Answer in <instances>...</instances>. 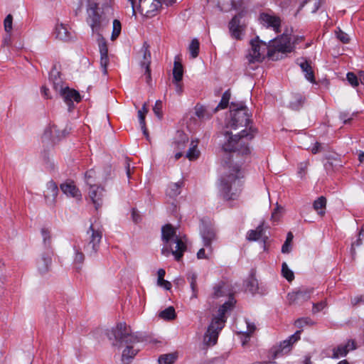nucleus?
Segmentation results:
<instances>
[{"instance_id":"nucleus-1","label":"nucleus","mask_w":364,"mask_h":364,"mask_svg":"<svg viewBox=\"0 0 364 364\" xmlns=\"http://www.w3.org/2000/svg\"><path fill=\"white\" fill-rule=\"evenodd\" d=\"M231 118L228 122L226 127L233 129L245 127L240 134L232 135L228 132H225L226 141L223 144V149L226 152H238L242 155H247L250 153L249 141L253 139L255 129L251 127L247 128L250 122V115L246 106L240 102L239 104L231 103Z\"/></svg>"},{"instance_id":"nucleus-2","label":"nucleus","mask_w":364,"mask_h":364,"mask_svg":"<svg viewBox=\"0 0 364 364\" xmlns=\"http://www.w3.org/2000/svg\"><path fill=\"white\" fill-rule=\"evenodd\" d=\"M293 48L291 38L287 33L269 41V45L256 38L251 41V48L247 58L250 63L262 61L266 55L272 60H277L279 53H290Z\"/></svg>"},{"instance_id":"nucleus-3","label":"nucleus","mask_w":364,"mask_h":364,"mask_svg":"<svg viewBox=\"0 0 364 364\" xmlns=\"http://www.w3.org/2000/svg\"><path fill=\"white\" fill-rule=\"evenodd\" d=\"M223 296H228L229 299L219 308L218 315L213 318L204 336V341L208 346H214L217 343L218 334L226 322L225 315L228 311L231 309L235 302L226 284L220 282L214 286L212 297L218 299Z\"/></svg>"},{"instance_id":"nucleus-4","label":"nucleus","mask_w":364,"mask_h":364,"mask_svg":"<svg viewBox=\"0 0 364 364\" xmlns=\"http://www.w3.org/2000/svg\"><path fill=\"white\" fill-rule=\"evenodd\" d=\"M107 337L113 341V345L119 348L124 347L122 351V360L129 364L139 350L138 343L139 338L134 335L125 323H119L115 328L107 332Z\"/></svg>"},{"instance_id":"nucleus-5","label":"nucleus","mask_w":364,"mask_h":364,"mask_svg":"<svg viewBox=\"0 0 364 364\" xmlns=\"http://www.w3.org/2000/svg\"><path fill=\"white\" fill-rule=\"evenodd\" d=\"M161 239L164 242L161 253L165 256H168L171 252L175 259L179 261L187 247L183 239L179 238L176 235V230L170 224L163 226L161 229Z\"/></svg>"},{"instance_id":"nucleus-6","label":"nucleus","mask_w":364,"mask_h":364,"mask_svg":"<svg viewBox=\"0 0 364 364\" xmlns=\"http://www.w3.org/2000/svg\"><path fill=\"white\" fill-rule=\"evenodd\" d=\"M242 172L238 166H234L228 174L223 176L220 182V191L225 200H235L241 187Z\"/></svg>"},{"instance_id":"nucleus-7","label":"nucleus","mask_w":364,"mask_h":364,"mask_svg":"<svg viewBox=\"0 0 364 364\" xmlns=\"http://www.w3.org/2000/svg\"><path fill=\"white\" fill-rule=\"evenodd\" d=\"M102 237L101 228L96 224H91L87 230L86 243L83 250L87 255L94 257L100 248V244Z\"/></svg>"},{"instance_id":"nucleus-8","label":"nucleus","mask_w":364,"mask_h":364,"mask_svg":"<svg viewBox=\"0 0 364 364\" xmlns=\"http://www.w3.org/2000/svg\"><path fill=\"white\" fill-rule=\"evenodd\" d=\"M87 13L89 23L94 33L100 34L101 30L108 25L109 19L99 14L97 5L95 3H90L88 6Z\"/></svg>"},{"instance_id":"nucleus-9","label":"nucleus","mask_w":364,"mask_h":364,"mask_svg":"<svg viewBox=\"0 0 364 364\" xmlns=\"http://www.w3.org/2000/svg\"><path fill=\"white\" fill-rule=\"evenodd\" d=\"M94 173L95 171L93 170L87 171L85 173V178L87 183L90 186L89 190V197L94 204L95 209L98 210L103 203L105 191L102 187L91 184L92 181H90V178L92 177V174Z\"/></svg>"},{"instance_id":"nucleus-10","label":"nucleus","mask_w":364,"mask_h":364,"mask_svg":"<svg viewBox=\"0 0 364 364\" xmlns=\"http://www.w3.org/2000/svg\"><path fill=\"white\" fill-rule=\"evenodd\" d=\"M53 88L60 95L70 107L73 102H79L81 100L79 92L64 86L60 79H56L55 81H53Z\"/></svg>"},{"instance_id":"nucleus-11","label":"nucleus","mask_w":364,"mask_h":364,"mask_svg":"<svg viewBox=\"0 0 364 364\" xmlns=\"http://www.w3.org/2000/svg\"><path fill=\"white\" fill-rule=\"evenodd\" d=\"M161 6V2L159 0H139V12L149 18L156 16Z\"/></svg>"},{"instance_id":"nucleus-12","label":"nucleus","mask_w":364,"mask_h":364,"mask_svg":"<svg viewBox=\"0 0 364 364\" xmlns=\"http://www.w3.org/2000/svg\"><path fill=\"white\" fill-rule=\"evenodd\" d=\"M52 252L48 250L42 253L36 261L37 272L41 276H46L52 267Z\"/></svg>"},{"instance_id":"nucleus-13","label":"nucleus","mask_w":364,"mask_h":364,"mask_svg":"<svg viewBox=\"0 0 364 364\" xmlns=\"http://www.w3.org/2000/svg\"><path fill=\"white\" fill-rule=\"evenodd\" d=\"M200 233L203 246L209 251V254H212L213 250L212 242L217 239L215 230L213 227L203 225L200 228Z\"/></svg>"},{"instance_id":"nucleus-14","label":"nucleus","mask_w":364,"mask_h":364,"mask_svg":"<svg viewBox=\"0 0 364 364\" xmlns=\"http://www.w3.org/2000/svg\"><path fill=\"white\" fill-rule=\"evenodd\" d=\"M313 291V288H301L296 291L290 292L287 294L288 302L289 304L303 303L310 299Z\"/></svg>"},{"instance_id":"nucleus-15","label":"nucleus","mask_w":364,"mask_h":364,"mask_svg":"<svg viewBox=\"0 0 364 364\" xmlns=\"http://www.w3.org/2000/svg\"><path fill=\"white\" fill-rule=\"evenodd\" d=\"M139 54L140 59V65L141 68H144L145 69L144 74L146 75V77L147 81H149L151 79V53L149 50V45L146 42H144L143 43V46Z\"/></svg>"},{"instance_id":"nucleus-16","label":"nucleus","mask_w":364,"mask_h":364,"mask_svg":"<svg viewBox=\"0 0 364 364\" xmlns=\"http://www.w3.org/2000/svg\"><path fill=\"white\" fill-rule=\"evenodd\" d=\"M259 20L262 25L267 28H270L276 33L279 31L281 26V19L279 16L269 13H262L259 15Z\"/></svg>"},{"instance_id":"nucleus-17","label":"nucleus","mask_w":364,"mask_h":364,"mask_svg":"<svg viewBox=\"0 0 364 364\" xmlns=\"http://www.w3.org/2000/svg\"><path fill=\"white\" fill-rule=\"evenodd\" d=\"M98 36L97 41L100 53V66L102 69V73L105 75L107 73V67L109 63L108 48L105 39L100 34Z\"/></svg>"},{"instance_id":"nucleus-18","label":"nucleus","mask_w":364,"mask_h":364,"mask_svg":"<svg viewBox=\"0 0 364 364\" xmlns=\"http://www.w3.org/2000/svg\"><path fill=\"white\" fill-rule=\"evenodd\" d=\"M58 193V188L56 183L53 181L48 182L46 190L44 192V198L47 205H53L55 204Z\"/></svg>"},{"instance_id":"nucleus-19","label":"nucleus","mask_w":364,"mask_h":364,"mask_svg":"<svg viewBox=\"0 0 364 364\" xmlns=\"http://www.w3.org/2000/svg\"><path fill=\"white\" fill-rule=\"evenodd\" d=\"M301 331H297L294 334L291 336L288 339L282 341L279 348L274 353V358L279 354L287 353L290 350L291 346L300 339Z\"/></svg>"},{"instance_id":"nucleus-20","label":"nucleus","mask_w":364,"mask_h":364,"mask_svg":"<svg viewBox=\"0 0 364 364\" xmlns=\"http://www.w3.org/2000/svg\"><path fill=\"white\" fill-rule=\"evenodd\" d=\"M354 341L349 340L346 344H341L333 350L332 358L338 359L346 356L350 350L355 349Z\"/></svg>"},{"instance_id":"nucleus-21","label":"nucleus","mask_w":364,"mask_h":364,"mask_svg":"<svg viewBox=\"0 0 364 364\" xmlns=\"http://www.w3.org/2000/svg\"><path fill=\"white\" fill-rule=\"evenodd\" d=\"M60 189L68 197H72L77 200L81 199V193L73 181H67L62 183Z\"/></svg>"},{"instance_id":"nucleus-22","label":"nucleus","mask_w":364,"mask_h":364,"mask_svg":"<svg viewBox=\"0 0 364 364\" xmlns=\"http://www.w3.org/2000/svg\"><path fill=\"white\" fill-rule=\"evenodd\" d=\"M188 141V136L184 132L178 131L173 142V149L177 151H183L186 147Z\"/></svg>"},{"instance_id":"nucleus-23","label":"nucleus","mask_w":364,"mask_h":364,"mask_svg":"<svg viewBox=\"0 0 364 364\" xmlns=\"http://www.w3.org/2000/svg\"><path fill=\"white\" fill-rule=\"evenodd\" d=\"M229 30L231 36L235 39L242 38V28L240 26V18L235 16L229 23Z\"/></svg>"},{"instance_id":"nucleus-24","label":"nucleus","mask_w":364,"mask_h":364,"mask_svg":"<svg viewBox=\"0 0 364 364\" xmlns=\"http://www.w3.org/2000/svg\"><path fill=\"white\" fill-rule=\"evenodd\" d=\"M297 64L299 65L302 71L305 73V77L311 82H315L313 69L308 61L304 59H298Z\"/></svg>"},{"instance_id":"nucleus-25","label":"nucleus","mask_w":364,"mask_h":364,"mask_svg":"<svg viewBox=\"0 0 364 364\" xmlns=\"http://www.w3.org/2000/svg\"><path fill=\"white\" fill-rule=\"evenodd\" d=\"M305 97L300 93H294L291 95L289 101V107L294 110L299 109L304 105Z\"/></svg>"},{"instance_id":"nucleus-26","label":"nucleus","mask_w":364,"mask_h":364,"mask_svg":"<svg viewBox=\"0 0 364 364\" xmlns=\"http://www.w3.org/2000/svg\"><path fill=\"white\" fill-rule=\"evenodd\" d=\"M183 75V69L182 64L175 60L173 70V82L178 83L181 81Z\"/></svg>"},{"instance_id":"nucleus-27","label":"nucleus","mask_w":364,"mask_h":364,"mask_svg":"<svg viewBox=\"0 0 364 364\" xmlns=\"http://www.w3.org/2000/svg\"><path fill=\"white\" fill-rule=\"evenodd\" d=\"M56 38L63 40V41H67L70 38V33L67 28V27L60 23L58 24L55 26V31Z\"/></svg>"},{"instance_id":"nucleus-28","label":"nucleus","mask_w":364,"mask_h":364,"mask_svg":"<svg viewBox=\"0 0 364 364\" xmlns=\"http://www.w3.org/2000/svg\"><path fill=\"white\" fill-rule=\"evenodd\" d=\"M326 205V199L323 196H321L318 198L313 204L314 209L318 213V214L321 216H323L325 214V208Z\"/></svg>"},{"instance_id":"nucleus-29","label":"nucleus","mask_w":364,"mask_h":364,"mask_svg":"<svg viewBox=\"0 0 364 364\" xmlns=\"http://www.w3.org/2000/svg\"><path fill=\"white\" fill-rule=\"evenodd\" d=\"M148 112V108L146 103H144L141 109L138 111V117L139 120V124L141 129L143 130V133L144 135L147 136V130L146 128L145 124V116Z\"/></svg>"},{"instance_id":"nucleus-30","label":"nucleus","mask_w":364,"mask_h":364,"mask_svg":"<svg viewBox=\"0 0 364 364\" xmlns=\"http://www.w3.org/2000/svg\"><path fill=\"white\" fill-rule=\"evenodd\" d=\"M198 141H192L189 149L186 153V157L192 161L198 158L200 151L197 149Z\"/></svg>"},{"instance_id":"nucleus-31","label":"nucleus","mask_w":364,"mask_h":364,"mask_svg":"<svg viewBox=\"0 0 364 364\" xmlns=\"http://www.w3.org/2000/svg\"><path fill=\"white\" fill-rule=\"evenodd\" d=\"M182 183H172L169 184L166 189V194L171 197L174 198L181 193V188Z\"/></svg>"},{"instance_id":"nucleus-32","label":"nucleus","mask_w":364,"mask_h":364,"mask_svg":"<svg viewBox=\"0 0 364 364\" xmlns=\"http://www.w3.org/2000/svg\"><path fill=\"white\" fill-rule=\"evenodd\" d=\"M176 316V311L173 306H169L159 313V317L164 320H173Z\"/></svg>"},{"instance_id":"nucleus-33","label":"nucleus","mask_w":364,"mask_h":364,"mask_svg":"<svg viewBox=\"0 0 364 364\" xmlns=\"http://www.w3.org/2000/svg\"><path fill=\"white\" fill-rule=\"evenodd\" d=\"M262 227L259 225L256 230H251L247 232V239L249 241H256L262 237Z\"/></svg>"},{"instance_id":"nucleus-34","label":"nucleus","mask_w":364,"mask_h":364,"mask_svg":"<svg viewBox=\"0 0 364 364\" xmlns=\"http://www.w3.org/2000/svg\"><path fill=\"white\" fill-rule=\"evenodd\" d=\"M230 99V90H226L221 98L220 102L218 105V106L215 108V112H217L219 109H225L229 103V100Z\"/></svg>"},{"instance_id":"nucleus-35","label":"nucleus","mask_w":364,"mask_h":364,"mask_svg":"<svg viewBox=\"0 0 364 364\" xmlns=\"http://www.w3.org/2000/svg\"><path fill=\"white\" fill-rule=\"evenodd\" d=\"M188 279L190 282L191 288L192 290L191 298H197L198 297V289H197V275L195 273H191L188 275Z\"/></svg>"},{"instance_id":"nucleus-36","label":"nucleus","mask_w":364,"mask_h":364,"mask_svg":"<svg viewBox=\"0 0 364 364\" xmlns=\"http://www.w3.org/2000/svg\"><path fill=\"white\" fill-rule=\"evenodd\" d=\"M177 358L176 353L164 354L159 358V364H173Z\"/></svg>"},{"instance_id":"nucleus-37","label":"nucleus","mask_w":364,"mask_h":364,"mask_svg":"<svg viewBox=\"0 0 364 364\" xmlns=\"http://www.w3.org/2000/svg\"><path fill=\"white\" fill-rule=\"evenodd\" d=\"M282 274L289 282H291L294 279V272L289 268L286 262H283L282 264Z\"/></svg>"},{"instance_id":"nucleus-38","label":"nucleus","mask_w":364,"mask_h":364,"mask_svg":"<svg viewBox=\"0 0 364 364\" xmlns=\"http://www.w3.org/2000/svg\"><path fill=\"white\" fill-rule=\"evenodd\" d=\"M247 289L252 294H255L258 290V281L254 277H251L247 282Z\"/></svg>"},{"instance_id":"nucleus-39","label":"nucleus","mask_w":364,"mask_h":364,"mask_svg":"<svg viewBox=\"0 0 364 364\" xmlns=\"http://www.w3.org/2000/svg\"><path fill=\"white\" fill-rule=\"evenodd\" d=\"M189 52L193 58H196L199 53V42L197 39H193L189 46Z\"/></svg>"},{"instance_id":"nucleus-40","label":"nucleus","mask_w":364,"mask_h":364,"mask_svg":"<svg viewBox=\"0 0 364 364\" xmlns=\"http://www.w3.org/2000/svg\"><path fill=\"white\" fill-rule=\"evenodd\" d=\"M294 325L297 328H301L305 326H313L314 325V322L309 317H304L296 320L294 322Z\"/></svg>"},{"instance_id":"nucleus-41","label":"nucleus","mask_w":364,"mask_h":364,"mask_svg":"<svg viewBox=\"0 0 364 364\" xmlns=\"http://www.w3.org/2000/svg\"><path fill=\"white\" fill-rule=\"evenodd\" d=\"M321 4L322 0H305L301 5V7H303L305 4L312 5V6L310 8L311 11L312 13H315L319 9Z\"/></svg>"},{"instance_id":"nucleus-42","label":"nucleus","mask_w":364,"mask_h":364,"mask_svg":"<svg viewBox=\"0 0 364 364\" xmlns=\"http://www.w3.org/2000/svg\"><path fill=\"white\" fill-rule=\"evenodd\" d=\"M121 29H122V26H121L120 21L117 19L114 20L113 30H112V36H111L112 40H114L119 36V35L120 34V32H121Z\"/></svg>"},{"instance_id":"nucleus-43","label":"nucleus","mask_w":364,"mask_h":364,"mask_svg":"<svg viewBox=\"0 0 364 364\" xmlns=\"http://www.w3.org/2000/svg\"><path fill=\"white\" fill-rule=\"evenodd\" d=\"M13 16L11 14H8L4 21V30L7 33H10L12 31Z\"/></svg>"},{"instance_id":"nucleus-44","label":"nucleus","mask_w":364,"mask_h":364,"mask_svg":"<svg viewBox=\"0 0 364 364\" xmlns=\"http://www.w3.org/2000/svg\"><path fill=\"white\" fill-rule=\"evenodd\" d=\"M75 250V257H74V262L75 264H82L84 261L85 257L83 253L80 251V247H74Z\"/></svg>"},{"instance_id":"nucleus-45","label":"nucleus","mask_w":364,"mask_h":364,"mask_svg":"<svg viewBox=\"0 0 364 364\" xmlns=\"http://www.w3.org/2000/svg\"><path fill=\"white\" fill-rule=\"evenodd\" d=\"M153 111L157 117L161 119L162 117V102L157 100L153 107Z\"/></svg>"},{"instance_id":"nucleus-46","label":"nucleus","mask_w":364,"mask_h":364,"mask_svg":"<svg viewBox=\"0 0 364 364\" xmlns=\"http://www.w3.org/2000/svg\"><path fill=\"white\" fill-rule=\"evenodd\" d=\"M41 235L43 237V242L46 245H50V231L46 228L41 230Z\"/></svg>"},{"instance_id":"nucleus-47","label":"nucleus","mask_w":364,"mask_h":364,"mask_svg":"<svg viewBox=\"0 0 364 364\" xmlns=\"http://www.w3.org/2000/svg\"><path fill=\"white\" fill-rule=\"evenodd\" d=\"M347 80L353 87H356L359 84L358 77L353 73H348L347 74Z\"/></svg>"},{"instance_id":"nucleus-48","label":"nucleus","mask_w":364,"mask_h":364,"mask_svg":"<svg viewBox=\"0 0 364 364\" xmlns=\"http://www.w3.org/2000/svg\"><path fill=\"white\" fill-rule=\"evenodd\" d=\"M307 166V162H302L299 164L297 173L301 178H303L304 177L305 173L306 172Z\"/></svg>"},{"instance_id":"nucleus-49","label":"nucleus","mask_w":364,"mask_h":364,"mask_svg":"<svg viewBox=\"0 0 364 364\" xmlns=\"http://www.w3.org/2000/svg\"><path fill=\"white\" fill-rule=\"evenodd\" d=\"M326 306V301H321V302L316 303V304L314 303L312 312L314 314L318 313V312L321 311V310H323Z\"/></svg>"},{"instance_id":"nucleus-50","label":"nucleus","mask_w":364,"mask_h":364,"mask_svg":"<svg viewBox=\"0 0 364 364\" xmlns=\"http://www.w3.org/2000/svg\"><path fill=\"white\" fill-rule=\"evenodd\" d=\"M337 38L343 43H347L349 41V37L348 35L341 30H339L337 33Z\"/></svg>"},{"instance_id":"nucleus-51","label":"nucleus","mask_w":364,"mask_h":364,"mask_svg":"<svg viewBox=\"0 0 364 364\" xmlns=\"http://www.w3.org/2000/svg\"><path fill=\"white\" fill-rule=\"evenodd\" d=\"M353 116H354V113H353L350 116L348 113L341 112L340 114V119L343 122L344 124L349 123L350 120L353 119Z\"/></svg>"},{"instance_id":"nucleus-52","label":"nucleus","mask_w":364,"mask_h":364,"mask_svg":"<svg viewBox=\"0 0 364 364\" xmlns=\"http://www.w3.org/2000/svg\"><path fill=\"white\" fill-rule=\"evenodd\" d=\"M196 115L200 119L205 118V109L202 106H196Z\"/></svg>"},{"instance_id":"nucleus-53","label":"nucleus","mask_w":364,"mask_h":364,"mask_svg":"<svg viewBox=\"0 0 364 364\" xmlns=\"http://www.w3.org/2000/svg\"><path fill=\"white\" fill-rule=\"evenodd\" d=\"M212 254H209V251L208 250V253L205 254V248H200L198 252H197V258L199 259H208L209 258V256Z\"/></svg>"},{"instance_id":"nucleus-54","label":"nucleus","mask_w":364,"mask_h":364,"mask_svg":"<svg viewBox=\"0 0 364 364\" xmlns=\"http://www.w3.org/2000/svg\"><path fill=\"white\" fill-rule=\"evenodd\" d=\"M361 237H358L356 241L353 242L351 245V254L353 256L355 255V247H359L362 245Z\"/></svg>"},{"instance_id":"nucleus-55","label":"nucleus","mask_w":364,"mask_h":364,"mask_svg":"<svg viewBox=\"0 0 364 364\" xmlns=\"http://www.w3.org/2000/svg\"><path fill=\"white\" fill-rule=\"evenodd\" d=\"M157 284L166 290H170L171 288V282L165 279H164L162 282H158Z\"/></svg>"},{"instance_id":"nucleus-56","label":"nucleus","mask_w":364,"mask_h":364,"mask_svg":"<svg viewBox=\"0 0 364 364\" xmlns=\"http://www.w3.org/2000/svg\"><path fill=\"white\" fill-rule=\"evenodd\" d=\"M350 302L353 306H356L361 302L364 303V299L362 296H358L352 298Z\"/></svg>"},{"instance_id":"nucleus-57","label":"nucleus","mask_w":364,"mask_h":364,"mask_svg":"<svg viewBox=\"0 0 364 364\" xmlns=\"http://www.w3.org/2000/svg\"><path fill=\"white\" fill-rule=\"evenodd\" d=\"M291 251V244L284 242L282 247V253H289Z\"/></svg>"},{"instance_id":"nucleus-58","label":"nucleus","mask_w":364,"mask_h":364,"mask_svg":"<svg viewBox=\"0 0 364 364\" xmlns=\"http://www.w3.org/2000/svg\"><path fill=\"white\" fill-rule=\"evenodd\" d=\"M166 272L164 269H159L158 270L157 274H158V279L157 283L164 281V277L165 276Z\"/></svg>"},{"instance_id":"nucleus-59","label":"nucleus","mask_w":364,"mask_h":364,"mask_svg":"<svg viewBox=\"0 0 364 364\" xmlns=\"http://www.w3.org/2000/svg\"><path fill=\"white\" fill-rule=\"evenodd\" d=\"M247 330L246 331L247 333L252 334L256 329V326L254 323H250L247 322Z\"/></svg>"},{"instance_id":"nucleus-60","label":"nucleus","mask_w":364,"mask_h":364,"mask_svg":"<svg viewBox=\"0 0 364 364\" xmlns=\"http://www.w3.org/2000/svg\"><path fill=\"white\" fill-rule=\"evenodd\" d=\"M321 150V144L318 142H316L311 149V152L315 154H317L318 152H319Z\"/></svg>"},{"instance_id":"nucleus-61","label":"nucleus","mask_w":364,"mask_h":364,"mask_svg":"<svg viewBox=\"0 0 364 364\" xmlns=\"http://www.w3.org/2000/svg\"><path fill=\"white\" fill-rule=\"evenodd\" d=\"M53 131H56L55 127H50L48 129H46L44 132V137L49 138L51 136Z\"/></svg>"},{"instance_id":"nucleus-62","label":"nucleus","mask_w":364,"mask_h":364,"mask_svg":"<svg viewBox=\"0 0 364 364\" xmlns=\"http://www.w3.org/2000/svg\"><path fill=\"white\" fill-rule=\"evenodd\" d=\"M279 207L274 209V212L272 213V220L273 221H277L279 218Z\"/></svg>"},{"instance_id":"nucleus-63","label":"nucleus","mask_w":364,"mask_h":364,"mask_svg":"<svg viewBox=\"0 0 364 364\" xmlns=\"http://www.w3.org/2000/svg\"><path fill=\"white\" fill-rule=\"evenodd\" d=\"M132 219L135 223H138L140 220L139 215L135 210L132 211Z\"/></svg>"},{"instance_id":"nucleus-64","label":"nucleus","mask_w":364,"mask_h":364,"mask_svg":"<svg viewBox=\"0 0 364 364\" xmlns=\"http://www.w3.org/2000/svg\"><path fill=\"white\" fill-rule=\"evenodd\" d=\"M41 93L43 95V96L46 98H49V95H48V89L45 87V86H43L41 87Z\"/></svg>"}]
</instances>
